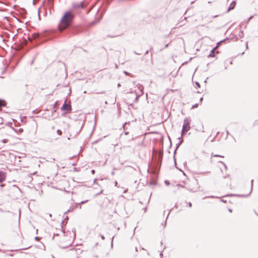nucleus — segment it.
<instances>
[{
    "label": "nucleus",
    "instance_id": "nucleus-1",
    "mask_svg": "<svg viewBox=\"0 0 258 258\" xmlns=\"http://www.w3.org/2000/svg\"><path fill=\"white\" fill-rule=\"evenodd\" d=\"M74 18V15L72 12L68 11L66 12L60 20L58 25V29L60 31H62L68 27Z\"/></svg>",
    "mask_w": 258,
    "mask_h": 258
},
{
    "label": "nucleus",
    "instance_id": "nucleus-2",
    "mask_svg": "<svg viewBox=\"0 0 258 258\" xmlns=\"http://www.w3.org/2000/svg\"><path fill=\"white\" fill-rule=\"evenodd\" d=\"M190 121L191 120L189 118L186 117L184 118V121H183L182 128V134H181V137L179 139H181L182 135L184 134L190 130Z\"/></svg>",
    "mask_w": 258,
    "mask_h": 258
},
{
    "label": "nucleus",
    "instance_id": "nucleus-3",
    "mask_svg": "<svg viewBox=\"0 0 258 258\" xmlns=\"http://www.w3.org/2000/svg\"><path fill=\"white\" fill-rule=\"evenodd\" d=\"M219 43H218L217 44V45L215 47H214L212 50L210 51L208 56L209 57H214L215 56V50L217 49V48L218 47V45H219Z\"/></svg>",
    "mask_w": 258,
    "mask_h": 258
},
{
    "label": "nucleus",
    "instance_id": "nucleus-4",
    "mask_svg": "<svg viewBox=\"0 0 258 258\" xmlns=\"http://www.w3.org/2000/svg\"><path fill=\"white\" fill-rule=\"evenodd\" d=\"M71 109V106L69 104H67L66 102L63 104L62 106L61 107V110H62L69 111Z\"/></svg>",
    "mask_w": 258,
    "mask_h": 258
},
{
    "label": "nucleus",
    "instance_id": "nucleus-5",
    "mask_svg": "<svg viewBox=\"0 0 258 258\" xmlns=\"http://www.w3.org/2000/svg\"><path fill=\"white\" fill-rule=\"evenodd\" d=\"M6 178V174L4 172L0 171V183L5 180Z\"/></svg>",
    "mask_w": 258,
    "mask_h": 258
},
{
    "label": "nucleus",
    "instance_id": "nucleus-6",
    "mask_svg": "<svg viewBox=\"0 0 258 258\" xmlns=\"http://www.w3.org/2000/svg\"><path fill=\"white\" fill-rule=\"evenodd\" d=\"M236 6V2L233 1L231 2L230 4L228 9L227 10V12H229L230 11L233 10Z\"/></svg>",
    "mask_w": 258,
    "mask_h": 258
},
{
    "label": "nucleus",
    "instance_id": "nucleus-7",
    "mask_svg": "<svg viewBox=\"0 0 258 258\" xmlns=\"http://www.w3.org/2000/svg\"><path fill=\"white\" fill-rule=\"evenodd\" d=\"M72 238H71L70 239H67L66 240V243L65 245H63V244H60V246L62 247H68L69 245H71V243H72Z\"/></svg>",
    "mask_w": 258,
    "mask_h": 258
},
{
    "label": "nucleus",
    "instance_id": "nucleus-8",
    "mask_svg": "<svg viewBox=\"0 0 258 258\" xmlns=\"http://www.w3.org/2000/svg\"><path fill=\"white\" fill-rule=\"evenodd\" d=\"M6 104V102L5 100L0 99V107L5 106Z\"/></svg>",
    "mask_w": 258,
    "mask_h": 258
},
{
    "label": "nucleus",
    "instance_id": "nucleus-9",
    "mask_svg": "<svg viewBox=\"0 0 258 258\" xmlns=\"http://www.w3.org/2000/svg\"><path fill=\"white\" fill-rule=\"evenodd\" d=\"M57 134H58V135H61V134H62V132H61V131L60 130H57Z\"/></svg>",
    "mask_w": 258,
    "mask_h": 258
},
{
    "label": "nucleus",
    "instance_id": "nucleus-10",
    "mask_svg": "<svg viewBox=\"0 0 258 258\" xmlns=\"http://www.w3.org/2000/svg\"><path fill=\"white\" fill-rule=\"evenodd\" d=\"M2 142L3 143H6L8 142L7 140V139H4L2 141Z\"/></svg>",
    "mask_w": 258,
    "mask_h": 258
},
{
    "label": "nucleus",
    "instance_id": "nucleus-11",
    "mask_svg": "<svg viewBox=\"0 0 258 258\" xmlns=\"http://www.w3.org/2000/svg\"><path fill=\"white\" fill-rule=\"evenodd\" d=\"M139 88L141 90V95L143 94V93L142 90V87L140 86V87H139Z\"/></svg>",
    "mask_w": 258,
    "mask_h": 258
},
{
    "label": "nucleus",
    "instance_id": "nucleus-12",
    "mask_svg": "<svg viewBox=\"0 0 258 258\" xmlns=\"http://www.w3.org/2000/svg\"><path fill=\"white\" fill-rule=\"evenodd\" d=\"M196 85H197V86L198 87H200V84L198 82H196Z\"/></svg>",
    "mask_w": 258,
    "mask_h": 258
},
{
    "label": "nucleus",
    "instance_id": "nucleus-13",
    "mask_svg": "<svg viewBox=\"0 0 258 258\" xmlns=\"http://www.w3.org/2000/svg\"><path fill=\"white\" fill-rule=\"evenodd\" d=\"M221 162L224 165L225 169H226L227 168V166H226V164L222 162Z\"/></svg>",
    "mask_w": 258,
    "mask_h": 258
},
{
    "label": "nucleus",
    "instance_id": "nucleus-14",
    "mask_svg": "<svg viewBox=\"0 0 258 258\" xmlns=\"http://www.w3.org/2000/svg\"><path fill=\"white\" fill-rule=\"evenodd\" d=\"M165 184H166V185H167L169 184V182L168 181H165Z\"/></svg>",
    "mask_w": 258,
    "mask_h": 258
},
{
    "label": "nucleus",
    "instance_id": "nucleus-15",
    "mask_svg": "<svg viewBox=\"0 0 258 258\" xmlns=\"http://www.w3.org/2000/svg\"><path fill=\"white\" fill-rule=\"evenodd\" d=\"M214 157H222L221 156L218 155H213Z\"/></svg>",
    "mask_w": 258,
    "mask_h": 258
},
{
    "label": "nucleus",
    "instance_id": "nucleus-16",
    "mask_svg": "<svg viewBox=\"0 0 258 258\" xmlns=\"http://www.w3.org/2000/svg\"><path fill=\"white\" fill-rule=\"evenodd\" d=\"M91 173H92V174H94V173H95V170H94V169H92V170H91Z\"/></svg>",
    "mask_w": 258,
    "mask_h": 258
},
{
    "label": "nucleus",
    "instance_id": "nucleus-17",
    "mask_svg": "<svg viewBox=\"0 0 258 258\" xmlns=\"http://www.w3.org/2000/svg\"><path fill=\"white\" fill-rule=\"evenodd\" d=\"M252 182H253V180H251V190H250V192L252 190Z\"/></svg>",
    "mask_w": 258,
    "mask_h": 258
},
{
    "label": "nucleus",
    "instance_id": "nucleus-18",
    "mask_svg": "<svg viewBox=\"0 0 258 258\" xmlns=\"http://www.w3.org/2000/svg\"><path fill=\"white\" fill-rule=\"evenodd\" d=\"M203 99V97H201V98H200V102H202Z\"/></svg>",
    "mask_w": 258,
    "mask_h": 258
},
{
    "label": "nucleus",
    "instance_id": "nucleus-19",
    "mask_svg": "<svg viewBox=\"0 0 258 258\" xmlns=\"http://www.w3.org/2000/svg\"><path fill=\"white\" fill-rule=\"evenodd\" d=\"M198 105L197 104H195L193 106H192V108H194V107H197Z\"/></svg>",
    "mask_w": 258,
    "mask_h": 258
},
{
    "label": "nucleus",
    "instance_id": "nucleus-20",
    "mask_svg": "<svg viewBox=\"0 0 258 258\" xmlns=\"http://www.w3.org/2000/svg\"><path fill=\"white\" fill-rule=\"evenodd\" d=\"M188 205H189V207H191V204L190 203H188Z\"/></svg>",
    "mask_w": 258,
    "mask_h": 258
},
{
    "label": "nucleus",
    "instance_id": "nucleus-21",
    "mask_svg": "<svg viewBox=\"0 0 258 258\" xmlns=\"http://www.w3.org/2000/svg\"><path fill=\"white\" fill-rule=\"evenodd\" d=\"M35 238L36 240H37L39 239L38 237H36Z\"/></svg>",
    "mask_w": 258,
    "mask_h": 258
},
{
    "label": "nucleus",
    "instance_id": "nucleus-22",
    "mask_svg": "<svg viewBox=\"0 0 258 258\" xmlns=\"http://www.w3.org/2000/svg\"><path fill=\"white\" fill-rule=\"evenodd\" d=\"M101 237L102 239H104V237L103 236H101Z\"/></svg>",
    "mask_w": 258,
    "mask_h": 258
},
{
    "label": "nucleus",
    "instance_id": "nucleus-23",
    "mask_svg": "<svg viewBox=\"0 0 258 258\" xmlns=\"http://www.w3.org/2000/svg\"><path fill=\"white\" fill-rule=\"evenodd\" d=\"M4 185V184H1L0 186H1V187H3Z\"/></svg>",
    "mask_w": 258,
    "mask_h": 258
},
{
    "label": "nucleus",
    "instance_id": "nucleus-24",
    "mask_svg": "<svg viewBox=\"0 0 258 258\" xmlns=\"http://www.w3.org/2000/svg\"><path fill=\"white\" fill-rule=\"evenodd\" d=\"M85 203V202H84V201H83V202H81V204H83V203Z\"/></svg>",
    "mask_w": 258,
    "mask_h": 258
},
{
    "label": "nucleus",
    "instance_id": "nucleus-25",
    "mask_svg": "<svg viewBox=\"0 0 258 258\" xmlns=\"http://www.w3.org/2000/svg\"><path fill=\"white\" fill-rule=\"evenodd\" d=\"M160 255L161 256H162V253H160Z\"/></svg>",
    "mask_w": 258,
    "mask_h": 258
},
{
    "label": "nucleus",
    "instance_id": "nucleus-26",
    "mask_svg": "<svg viewBox=\"0 0 258 258\" xmlns=\"http://www.w3.org/2000/svg\"><path fill=\"white\" fill-rule=\"evenodd\" d=\"M229 212H232L231 210L229 209Z\"/></svg>",
    "mask_w": 258,
    "mask_h": 258
}]
</instances>
